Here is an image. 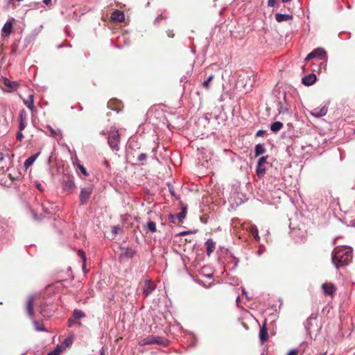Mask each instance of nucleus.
Returning <instances> with one entry per match:
<instances>
[{
    "mask_svg": "<svg viewBox=\"0 0 355 355\" xmlns=\"http://www.w3.org/2000/svg\"><path fill=\"white\" fill-rule=\"evenodd\" d=\"M291 1V0H282V1L283 3H287V2H289V1Z\"/></svg>",
    "mask_w": 355,
    "mask_h": 355,
    "instance_id": "62",
    "label": "nucleus"
},
{
    "mask_svg": "<svg viewBox=\"0 0 355 355\" xmlns=\"http://www.w3.org/2000/svg\"><path fill=\"white\" fill-rule=\"evenodd\" d=\"M317 77L314 73H309L302 78V83L306 86H311L315 83Z\"/></svg>",
    "mask_w": 355,
    "mask_h": 355,
    "instance_id": "8",
    "label": "nucleus"
},
{
    "mask_svg": "<svg viewBox=\"0 0 355 355\" xmlns=\"http://www.w3.org/2000/svg\"><path fill=\"white\" fill-rule=\"evenodd\" d=\"M78 168L80 169V171H81V173L85 175H87V170L86 168L81 164H78Z\"/></svg>",
    "mask_w": 355,
    "mask_h": 355,
    "instance_id": "43",
    "label": "nucleus"
},
{
    "mask_svg": "<svg viewBox=\"0 0 355 355\" xmlns=\"http://www.w3.org/2000/svg\"><path fill=\"white\" fill-rule=\"evenodd\" d=\"M114 103V101H110L107 103V107L112 110H115L117 112H119V108H118V105L115 107V106H113L112 105V103Z\"/></svg>",
    "mask_w": 355,
    "mask_h": 355,
    "instance_id": "38",
    "label": "nucleus"
},
{
    "mask_svg": "<svg viewBox=\"0 0 355 355\" xmlns=\"http://www.w3.org/2000/svg\"><path fill=\"white\" fill-rule=\"evenodd\" d=\"M275 18L277 22H283V21H287L289 20L293 19V17L292 15L289 14H282V13H277L275 15Z\"/></svg>",
    "mask_w": 355,
    "mask_h": 355,
    "instance_id": "13",
    "label": "nucleus"
},
{
    "mask_svg": "<svg viewBox=\"0 0 355 355\" xmlns=\"http://www.w3.org/2000/svg\"><path fill=\"white\" fill-rule=\"evenodd\" d=\"M43 3L46 6L51 5V0H43Z\"/></svg>",
    "mask_w": 355,
    "mask_h": 355,
    "instance_id": "56",
    "label": "nucleus"
},
{
    "mask_svg": "<svg viewBox=\"0 0 355 355\" xmlns=\"http://www.w3.org/2000/svg\"><path fill=\"white\" fill-rule=\"evenodd\" d=\"M266 150L263 144H258L255 146V148H254V156L259 157V156L263 155V153H265Z\"/></svg>",
    "mask_w": 355,
    "mask_h": 355,
    "instance_id": "22",
    "label": "nucleus"
},
{
    "mask_svg": "<svg viewBox=\"0 0 355 355\" xmlns=\"http://www.w3.org/2000/svg\"><path fill=\"white\" fill-rule=\"evenodd\" d=\"M27 312L30 318H33V296H30L26 304Z\"/></svg>",
    "mask_w": 355,
    "mask_h": 355,
    "instance_id": "18",
    "label": "nucleus"
},
{
    "mask_svg": "<svg viewBox=\"0 0 355 355\" xmlns=\"http://www.w3.org/2000/svg\"><path fill=\"white\" fill-rule=\"evenodd\" d=\"M277 3L276 0H268V6L274 7Z\"/></svg>",
    "mask_w": 355,
    "mask_h": 355,
    "instance_id": "49",
    "label": "nucleus"
},
{
    "mask_svg": "<svg viewBox=\"0 0 355 355\" xmlns=\"http://www.w3.org/2000/svg\"><path fill=\"white\" fill-rule=\"evenodd\" d=\"M248 231L257 241H259L260 240L258 228L255 225H250L248 228Z\"/></svg>",
    "mask_w": 355,
    "mask_h": 355,
    "instance_id": "20",
    "label": "nucleus"
},
{
    "mask_svg": "<svg viewBox=\"0 0 355 355\" xmlns=\"http://www.w3.org/2000/svg\"><path fill=\"white\" fill-rule=\"evenodd\" d=\"M155 288L156 284L150 279H146L144 282L142 293L144 297H148L155 290Z\"/></svg>",
    "mask_w": 355,
    "mask_h": 355,
    "instance_id": "4",
    "label": "nucleus"
},
{
    "mask_svg": "<svg viewBox=\"0 0 355 355\" xmlns=\"http://www.w3.org/2000/svg\"><path fill=\"white\" fill-rule=\"evenodd\" d=\"M266 323L265 321L259 331V339L261 343H263L268 339V329Z\"/></svg>",
    "mask_w": 355,
    "mask_h": 355,
    "instance_id": "11",
    "label": "nucleus"
},
{
    "mask_svg": "<svg viewBox=\"0 0 355 355\" xmlns=\"http://www.w3.org/2000/svg\"><path fill=\"white\" fill-rule=\"evenodd\" d=\"M78 324L79 327L81 326V322H78V320L74 319V317L72 316L68 319V327H72L74 325Z\"/></svg>",
    "mask_w": 355,
    "mask_h": 355,
    "instance_id": "32",
    "label": "nucleus"
},
{
    "mask_svg": "<svg viewBox=\"0 0 355 355\" xmlns=\"http://www.w3.org/2000/svg\"><path fill=\"white\" fill-rule=\"evenodd\" d=\"M168 219H169L171 223H175V220L177 219V218H175V214H169L168 215Z\"/></svg>",
    "mask_w": 355,
    "mask_h": 355,
    "instance_id": "48",
    "label": "nucleus"
},
{
    "mask_svg": "<svg viewBox=\"0 0 355 355\" xmlns=\"http://www.w3.org/2000/svg\"><path fill=\"white\" fill-rule=\"evenodd\" d=\"M39 155L40 153H38L28 157L24 163V167L28 168L29 166H31L34 163Z\"/></svg>",
    "mask_w": 355,
    "mask_h": 355,
    "instance_id": "23",
    "label": "nucleus"
},
{
    "mask_svg": "<svg viewBox=\"0 0 355 355\" xmlns=\"http://www.w3.org/2000/svg\"><path fill=\"white\" fill-rule=\"evenodd\" d=\"M47 128L49 130L50 132H51V135L52 136H55L56 135V132L55 130L51 126V125H47Z\"/></svg>",
    "mask_w": 355,
    "mask_h": 355,
    "instance_id": "51",
    "label": "nucleus"
},
{
    "mask_svg": "<svg viewBox=\"0 0 355 355\" xmlns=\"http://www.w3.org/2000/svg\"><path fill=\"white\" fill-rule=\"evenodd\" d=\"M92 192V189L90 187L82 188L80 193V202L81 205H85L89 198Z\"/></svg>",
    "mask_w": 355,
    "mask_h": 355,
    "instance_id": "6",
    "label": "nucleus"
},
{
    "mask_svg": "<svg viewBox=\"0 0 355 355\" xmlns=\"http://www.w3.org/2000/svg\"><path fill=\"white\" fill-rule=\"evenodd\" d=\"M327 52L325 50L322 48L318 47L309 53L304 59V61H308L312 58H318L322 60L325 58Z\"/></svg>",
    "mask_w": 355,
    "mask_h": 355,
    "instance_id": "5",
    "label": "nucleus"
},
{
    "mask_svg": "<svg viewBox=\"0 0 355 355\" xmlns=\"http://www.w3.org/2000/svg\"><path fill=\"white\" fill-rule=\"evenodd\" d=\"M16 138L19 141H21L24 139V135L22 133V131H20L19 130V132L16 134Z\"/></svg>",
    "mask_w": 355,
    "mask_h": 355,
    "instance_id": "44",
    "label": "nucleus"
},
{
    "mask_svg": "<svg viewBox=\"0 0 355 355\" xmlns=\"http://www.w3.org/2000/svg\"><path fill=\"white\" fill-rule=\"evenodd\" d=\"M24 103L29 110L31 111L34 110V96L33 94H30L27 99L24 100Z\"/></svg>",
    "mask_w": 355,
    "mask_h": 355,
    "instance_id": "21",
    "label": "nucleus"
},
{
    "mask_svg": "<svg viewBox=\"0 0 355 355\" xmlns=\"http://www.w3.org/2000/svg\"><path fill=\"white\" fill-rule=\"evenodd\" d=\"M322 288L327 295H333L336 291V288L332 284L324 283L322 285Z\"/></svg>",
    "mask_w": 355,
    "mask_h": 355,
    "instance_id": "12",
    "label": "nucleus"
},
{
    "mask_svg": "<svg viewBox=\"0 0 355 355\" xmlns=\"http://www.w3.org/2000/svg\"><path fill=\"white\" fill-rule=\"evenodd\" d=\"M26 112L24 110H21L19 114V121H26Z\"/></svg>",
    "mask_w": 355,
    "mask_h": 355,
    "instance_id": "35",
    "label": "nucleus"
},
{
    "mask_svg": "<svg viewBox=\"0 0 355 355\" xmlns=\"http://www.w3.org/2000/svg\"><path fill=\"white\" fill-rule=\"evenodd\" d=\"M283 127V123L280 121H275L270 125V130L275 133L279 131Z\"/></svg>",
    "mask_w": 355,
    "mask_h": 355,
    "instance_id": "25",
    "label": "nucleus"
},
{
    "mask_svg": "<svg viewBox=\"0 0 355 355\" xmlns=\"http://www.w3.org/2000/svg\"><path fill=\"white\" fill-rule=\"evenodd\" d=\"M111 19L113 21L121 22L125 20V15L122 11L116 10L112 12V14L111 15Z\"/></svg>",
    "mask_w": 355,
    "mask_h": 355,
    "instance_id": "16",
    "label": "nucleus"
},
{
    "mask_svg": "<svg viewBox=\"0 0 355 355\" xmlns=\"http://www.w3.org/2000/svg\"><path fill=\"white\" fill-rule=\"evenodd\" d=\"M255 81H256V77L254 74H252L251 76H248L247 80H246L245 83H244L243 86L247 89H250L253 87L254 84L255 83Z\"/></svg>",
    "mask_w": 355,
    "mask_h": 355,
    "instance_id": "19",
    "label": "nucleus"
},
{
    "mask_svg": "<svg viewBox=\"0 0 355 355\" xmlns=\"http://www.w3.org/2000/svg\"><path fill=\"white\" fill-rule=\"evenodd\" d=\"M264 251H265L264 247L261 245L259 247V250L256 252V254L258 256H261Z\"/></svg>",
    "mask_w": 355,
    "mask_h": 355,
    "instance_id": "47",
    "label": "nucleus"
},
{
    "mask_svg": "<svg viewBox=\"0 0 355 355\" xmlns=\"http://www.w3.org/2000/svg\"><path fill=\"white\" fill-rule=\"evenodd\" d=\"M155 336H149L141 340V345H152L155 344Z\"/></svg>",
    "mask_w": 355,
    "mask_h": 355,
    "instance_id": "27",
    "label": "nucleus"
},
{
    "mask_svg": "<svg viewBox=\"0 0 355 355\" xmlns=\"http://www.w3.org/2000/svg\"><path fill=\"white\" fill-rule=\"evenodd\" d=\"M147 158V155L145 154V153H141L139 156H138V160L139 162H143V161H145Z\"/></svg>",
    "mask_w": 355,
    "mask_h": 355,
    "instance_id": "45",
    "label": "nucleus"
},
{
    "mask_svg": "<svg viewBox=\"0 0 355 355\" xmlns=\"http://www.w3.org/2000/svg\"><path fill=\"white\" fill-rule=\"evenodd\" d=\"M100 353H101V355H104V349L103 347L101 348Z\"/></svg>",
    "mask_w": 355,
    "mask_h": 355,
    "instance_id": "61",
    "label": "nucleus"
},
{
    "mask_svg": "<svg viewBox=\"0 0 355 355\" xmlns=\"http://www.w3.org/2000/svg\"><path fill=\"white\" fill-rule=\"evenodd\" d=\"M121 250H122L121 257L124 258H132L136 253V251L133 250L132 248L121 247Z\"/></svg>",
    "mask_w": 355,
    "mask_h": 355,
    "instance_id": "10",
    "label": "nucleus"
},
{
    "mask_svg": "<svg viewBox=\"0 0 355 355\" xmlns=\"http://www.w3.org/2000/svg\"><path fill=\"white\" fill-rule=\"evenodd\" d=\"M62 347L57 345V347L52 351L49 352L47 355H59L61 352Z\"/></svg>",
    "mask_w": 355,
    "mask_h": 355,
    "instance_id": "33",
    "label": "nucleus"
},
{
    "mask_svg": "<svg viewBox=\"0 0 355 355\" xmlns=\"http://www.w3.org/2000/svg\"><path fill=\"white\" fill-rule=\"evenodd\" d=\"M12 26H13L12 21H10V20L7 21L4 24V25L1 29V36L3 37H8L12 33Z\"/></svg>",
    "mask_w": 355,
    "mask_h": 355,
    "instance_id": "7",
    "label": "nucleus"
},
{
    "mask_svg": "<svg viewBox=\"0 0 355 355\" xmlns=\"http://www.w3.org/2000/svg\"><path fill=\"white\" fill-rule=\"evenodd\" d=\"M286 94H284V100L286 101ZM277 110L279 112V114H285L288 112V105L286 102L283 103L282 101H279L277 104Z\"/></svg>",
    "mask_w": 355,
    "mask_h": 355,
    "instance_id": "14",
    "label": "nucleus"
},
{
    "mask_svg": "<svg viewBox=\"0 0 355 355\" xmlns=\"http://www.w3.org/2000/svg\"><path fill=\"white\" fill-rule=\"evenodd\" d=\"M72 316L74 317V319L80 320L85 318L86 315L82 310L76 309L73 311Z\"/></svg>",
    "mask_w": 355,
    "mask_h": 355,
    "instance_id": "26",
    "label": "nucleus"
},
{
    "mask_svg": "<svg viewBox=\"0 0 355 355\" xmlns=\"http://www.w3.org/2000/svg\"><path fill=\"white\" fill-rule=\"evenodd\" d=\"M35 328L38 331H44V328L40 324V322L35 320H33Z\"/></svg>",
    "mask_w": 355,
    "mask_h": 355,
    "instance_id": "36",
    "label": "nucleus"
},
{
    "mask_svg": "<svg viewBox=\"0 0 355 355\" xmlns=\"http://www.w3.org/2000/svg\"><path fill=\"white\" fill-rule=\"evenodd\" d=\"M26 121H19V130L23 131L26 128Z\"/></svg>",
    "mask_w": 355,
    "mask_h": 355,
    "instance_id": "40",
    "label": "nucleus"
},
{
    "mask_svg": "<svg viewBox=\"0 0 355 355\" xmlns=\"http://www.w3.org/2000/svg\"><path fill=\"white\" fill-rule=\"evenodd\" d=\"M168 190H169L170 193L173 196H175V198H178V197L175 196V191H174L173 185H171V184H168Z\"/></svg>",
    "mask_w": 355,
    "mask_h": 355,
    "instance_id": "42",
    "label": "nucleus"
},
{
    "mask_svg": "<svg viewBox=\"0 0 355 355\" xmlns=\"http://www.w3.org/2000/svg\"><path fill=\"white\" fill-rule=\"evenodd\" d=\"M78 255L80 256V257L81 258V259L83 260V268H85L86 260H87L85 253L81 250H78Z\"/></svg>",
    "mask_w": 355,
    "mask_h": 355,
    "instance_id": "34",
    "label": "nucleus"
},
{
    "mask_svg": "<svg viewBox=\"0 0 355 355\" xmlns=\"http://www.w3.org/2000/svg\"><path fill=\"white\" fill-rule=\"evenodd\" d=\"M268 156H263L259 158L257 168H256V173L257 175L261 178L263 176V175L266 173V171L268 168V163L267 162Z\"/></svg>",
    "mask_w": 355,
    "mask_h": 355,
    "instance_id": "3",
    "label": "nucleus"
},
{
    "mask_svg": "<svg viewBox=\"0 0 355 355\" xmlns=\"http://www.w3.org/2000/svg\"><path fill=\"white\" fill-rule=\"evenodd\" d=\"M266 134V131L263 130H259L257 133H256V136L257 137H262L264 135Z\"/></svg>",
    "mask_w": 355,
    "mask_h": 355,
    "instance_id": "50",
    "label": "nucleus"
},
{
    "mask_svg": "<svg viewBox=\"0 0 355 355\" xmlns=\"http://www.w3.org/2000/svg\"><path fill=\"white\" fill-rule=\"evenodd\" d=\"M73 343L72 338H67L64 340L62 345H64L66 347L70 346Z\"/></svg>",
    "mask_w": 355,
    "mask_h": 355,
    "instance_id": "39",
    "label": "nucleus"
},
{
    "mask_svg": "<svg viewBox=\"0 0 355 355\" xmlns=\"http://www.w3.org/2000/svg\"><path fill=\"white\" fill-rule=\"evenodd\" d=\"M4 83L7 87H8L11 89H16L19 86V84L17 82L10 81L8 78L5 79Z\"/></svg>",
    "mask_w": 355,
    "mask_h": 355,
    "instance_id": "28",
    "label": "nucleus"
},
{
    "mask_svg": "<svg viewBox=\"0 0 355 355\" xmlns=\"http://www.w3.org/2000/svg\"><path fill=\"white\" fill-rule=\"evenodd\" d=\"M205 245H207V254L209 256L215 250L216 243L212 239H209L205 242Z\"/></svg>",
    "mask_w": 355,
    "mask_h": 355,
    "instance_id": "17",
    "label": "nucleus"
},
{
    "mask_svg": "<svg viewBox=\"0 0 355 355\" xmlns=\"http://www.w3.org/2000/svg\"><path fill=\"white\" fill-rule=\"evenodd\" d=\"M75 187V183L71 180L64 181L62 184V189L64 191L71 193Z\"/></svg>",
    "mask_w": 355,
    "mask_h": 355,
    "instance_id": "15",
    "label": "nucleus"
},
{
    "mask_svg": "<svg viewBox=\"0 0 355 355\" xmlns=\"http://www.w3.org/2000/svg\"><path fill=\"white\" fill-rule=\"evenodd\" d=\"M214 75L211 74L208 76L207 79L202 83V87L206 89H208L209 88V83L213 80Z\"/></svg>",
    "mask_w": 355,
    "mask_h": 355,
    "instance_id": "29",
    "label": "nucleus"
},
{
    "mask_svg": "<svg viewBox=\"0 0 355 355\" xmlns=\"http://www.w3.org/2000/svg\"><path fill=\"white\" fill-rule=\"evenodd\" d=\"M242 293H243V295H247V293H246V291H245V290L244 288H243V289H242ZM246 297H248V296H246Z\"/></svg>",
    "mask_w": 355,
    "mask_h": 355,
    "instance_id": "59",
    "label": "nucleus"
},
{
    "mask_svg": "<svg viewBox=\"0 0 355 355\" xmlns=\"http://www.w3.org/2000/svg\"><path fill=\"white\" fill-rule=\"evenodd\" d=\"M154 340H155V344H158V345L164 344V340L160 337L155 336Z\"/></svg>",
    "mask_w": 355,
    "mask_h": 355,
    "instance_id": "41",
    "label": "nucleus"
},
{
    "mask_svg": "<svg viewBox=\"0 0 355 355\" xmlns=\"http://www.w3.org/2000/svg\"><path fill=\"white\" fill-rule=\"evenodd\" d=\"M186 214H187V208L185 207H182V210L179 214H175V218H177V219H178L180 221H182L186 217Z\"/></svg>",
    "mask_w": 355,
    "mask_h": 355,
    "instance_id": "30",
    "label": "nucleus"
},
{
    "mask_svg": "<svg viewBox=\"0 0 355 355\" xmlns=\"http://www.w3.org/2000/svg\"><path fill=\"white\" fill-rule=\"evenodd\" d=\"M146 227H147L148 230L152 233H154L157 231L156 224L153 221H151V220L148 221L146 224Z\"/></svg>",
    "mask_w": 355,
    "mask_h": 355,
    "instance_id": "31",
    "label": "nucleus"
},
{
    "mask_svg": "<svg viewBox=\"0 0 355 355\" xmlns=\"http://www.w3.org/2000/svg\"><path fill=\"white\" fill-rule=\"evenodd\" d=\"M352 259V248L351 247H337L332 252L331 261L336 269H340L347 266Z\"/></svg>",
    "mask_w": 355,
    "mask_h": 355,
    "instance_id": "1",
    "label": "nucleus"
},
{
    "mask_svg": "<svg viewBox=\"0 0 355 355\" xmlns=\"http://www.w3.org/2000/svg\"><path fill=\"white\" fill-rule=\"evenodd\" d=\"M316 317L311 315L310 317L308 318L306 321L304 322V327L306 329V331H311V329L313 326V322H315Z\"/></svg>",
    "mask_w": 355,
    "mask_h": 355,
    "instance_id": "24",
    "label": "nucleus"
},
{
    "mask_svg": "<svg viewBox=\"0 0 355 355\" xmlns=\"http://www.w3.org/2000/svg\"><path fill=\"white\" fill-rule=\"evenodd\" d=\"M62 46H63V45H62V44H59V45H58V49H60V48H61V47H62Z\"/></svg>",
    "mask_w": 355,
    "mask_h": 355,
    "instance_id": "64",
    "label": "nucleus"
},
{
    "mask_svg": "<svg viewBox=\"0 0 355 355\" xmlns=\"http://www.w3.org/2000/svg\"><path fill=\"white\" fill-rule=\"evenodd\" d=\"M42 207H43V210L45 213H48V210H47V208L44 207V206L42 205Z\"/></svg>",
    "mask_w": 355,
    "mask_h": 355,
    "instance_id": "58",
    "label": "nucleus"
},
{
    "mask_svg": "<svg viewBox=\"0 0 355 355\" xmlns=\"http://www.w3.org/2000/svg\"><path fill=\"white\" fill-rule=\"evenodd\" d=\"M120 230L119 227V226H113L112 227V232L114 234H116L118 232H119V230Z\"/></svg>",
    "mask_w": 355,
    "mask_h": 355,
    "instance_id": "52",
    "label": "nucleus"
},
{
    "mask_svg": "<svg viewBox=\"0 0 355 355\" xmlns=\"http://www.w3.org/2000/svg\"><path fill=\"white\" fill-rule=\"evenodd\" d=\"M159 21H160V17H157L155 19L154 22H155V24H157V23H159Z\"/></svg>",
    "mask_w": 355,
    "mask_h": 355,
    "instance_id": "57",
    "label": "nucleus"
},
{
    "mask_svg": "<svg viewBox=\"0 0 355 355\" xmlns=\"http://www.w3.org/2000/svg\"><path fill=\"white\" fill-rule=\"evenodd\" d=\"M40 313L43 317H49L51 316V313L47 311L45 309L40 308Z\"/></svg>",
    "mask_w": 355,
    "mask_h": 355,
    "instance_id": "37",
    "label": "nucleus"
},
{
    "mask_svg": "<svg viewBox=\"0 0 355 355\" xmlns=\"http://www.w3.org/2000/svg\"><path fill=\"white\" fill-rule=\"evenodd\" d=\"M166 33H167L168 37H174V33H173V32L171 31H168Z\"/></svg>",
    "mask_w": 355,
    "mask_h": 355,
    "instance_id": "55",
    "label": "nucleus"
},
{
    "mask_svg": "<svg viewBox=\"0 0 355 355\" xmlns=\"http://www.w3.org/2000/svg\"><path fill=\"white\" fill-rule=\"evenodd\" d=\"M190 336L193 339V340L189 344V347H194L196 345V337L193 334H191Z\"/></svg>",
    "mask_w": 355,
    "mask_h": 355,
    "instance_id": "46",
    "label": "nucleus"
},
{
    "mask_svg": "<svg viewBox=\"0 0 355 355\" xmlns=\"http://www.w3.org/2000/svg\"><path fill=\"white\" fill-rule=\"evenodd\" d=\"M107 140L110 147L113 150H119V144L120 139L118 130H116L115 128H112Z\"/></svg>",
    "mask_w": 355,
    "mask_h": 355,
    "instance_id": "2",
    "label": "nucleus"
},
{
    "mask_svg": "<svg viewBox=\"0 0 355 355\" xmlns=\"http://www.w3.org/2000/svg\"><path fill=\"white\" fill-rule=\"evenodd\" d=\"M36 187H37L40 191H43V190H44L43 186H42V184H40V183H37V184H36Z\"/></svg>",
    "mask_w": 355,
    "mask_h": 355,
    "instance_id": "54",
    "label": "nucleus"
},
{
    "mask_svg": "<svg viewBox=\"0 0 355 355\" xmlns=\"http://www.w3.org/2000/svg\"><path fill=\"white\" fill-rule=\"evenodd\" d=\"M298 352L295 349H293L289 351V352L287 354V355H297Z\"/></svg>",
    "mask_w": 355,
    "mask_h": 355,
    "instance_id": "53",
    "label": "nucleus"
},
{
    "mask_svg": "<svg viewBox=\"0 0 355 355\" xmlns=\"http://www.w3.org/2000/svg\"><path fill=\"white\" fill-rule=\"evenodd\" d=\"M327 107L326 106H323L322 107H316L313 109L311 114L316 118H320L324 116L327 114Z\"/></svg>",
    "mask_w": 355,
    "mask_h": 355,
    "instance_id": "9",
    "label": "nucleus"
},
{
    "mask_svg": "<svg viewBox=\"0 0 355 355\" xmlns=\"http://www.w3.org/2000/svg\"><path fill=\"white\" fill-rule=\"evenodd\" d=\"M207 277L209 278V279H211V278L213 277V275L212 274L207 275Z\"/></svg>",
    "mask_w": 355,
    "mask_h": 355,
    "instance_id": "60",
    "label": "nucleus"
},
{
    "mask_svg": "<svg viewBox=\"0 0 355 355\" xmlns=\"http://www.w3.org/2000/svg\"><path fill=\"white\" fill-rule=\"evenodd\" d=\"M187 234V232H181L180 234V235H185Z\"/></svg>",
    "mask_w": 355,
    "mask_h": 355,
    "instance_id": "63",
    "label": "nucleus"
}]
</instances>
